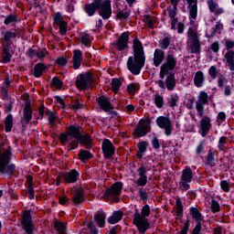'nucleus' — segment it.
<instances>
[{
  "label": "nucleus",
  "mask_w": 234,
  "mask_h": 234,
  "mask_svg": "<svg viewBox=\"0 0 234 234\" xmlns=\"http://www.w3.org/2000/svg\"><path fill=\"white\" fill-rule=\"evenodd\" d=\"M133 57H129L127 60V69L134 76H138L142 72V69L145 67V52L144 51V45L135 38L133 40Z\"/></svg>",
  "instance_id": "obj_1"
},
{
  "label": "nucleus",
  "mask_w": 234,
  "mask_h": 234,
  "mask_svg": "<svg viewBox=\"0 0 234 234\" xmlns=\"http://www.w3.org/2000/svg\"><path fill=\"white\" fill-rule=\"evenodd\" d=\"M19 33L17 30L12 31L7 30L3 33L2 37V63H10L14 56V49L12 48V44H10V39H16Z\"/></svg>",
  "instance_id": "obj_2"
},
{
  "label": "nucleus",
  "mask_w": 234,
  "mask_h": 234,
  "mask_svg": "<svg viewBox=\"0 0 234 234\" xmlns=\"http://www.w3.org/2000/svg\"><path fill=\"white\" fill-rule=\"evenodd\" d=\"M151 215V207L149 205H145L142 207L141 214L138 210L135 211L133 217V224L138 229V231L144 234L149 229V219L147 217Z\"/></svg>",
  "instance_id": "obj_3"
},
{
  "label": "nucleus",
  "mask_w": 234,
  "mask_h": 234,
  "mask_svg": "<svg viewBox=\"0 0 234 234\" xmlns=\"http://www.w3.org/2000/svg\"><path fill=\"white\" fill-rule=\"evenodd\" d=\"M12 162V147L7 146L6 148H0V173L7 175H14L16 171V165L11 164Z\"/></svg>",
  "instance_id": "obj_4"
},
{
  "label": "nucleus",
  "mask_w": 234,
  "mask_h": 234,
  "mask_svg": "<svg viewBox=\"0 0 234 234\" xmlns=\"http://www.w3.org/2000/svg\"><path fill=\"white\" fill-rule=\"evenodd\" d=\"M122 189H123V183L117 182L112 186L108 187L104 193V200L107 202H120V196L122 195Z\"/></svg>",
  "instance_id": "obj_5"
},
{
  "label": "nucleus",
  "mask_w": 234,
  "mask_h": 234,
  "mask_svg": "<svg viewBox=\"0 0 234 234\" xmlns=\"http://www.w3.org/2000/svg\"><path fill=\"white\" fill-rule=\"evenodd\" d=\"M81 133H80V128L76 126H69L68 127L66 133H61L59 140L60 144L62 145H67V142H70V140H78L79 136H80Z\"/></svg>",
  "instance_id": "obj_6"
},
{
  "label": "nucleus",
  "mask_w": 234,
  "mask_h": 234,
  "mask_svg": "<svg viewBox=\"0 0 234 234\" xmlns=\"http://www.w3.org/2000/svg\"><path fill=\"white\" fill-rule=\"evenodd\" d=\"M147 133H151V119L147 118L144 120H141L139 124L135 127L133 131V135L137 136V138H142V136H145Z\"/></svg>",
  "instance_id": "obj_7"
},
{
  "label": "nucleus",
  "mask_w": 234,
  "mask_h": 234,
  "mask_svg": "<svg viewBox=\"0 0 234 234\" xmlns=\"http://www.w3.org/2000/svg\"><path fill=\"white\" fill-rule=\"evenodd\" d=\"M209 103V95H207V92L201 90L199 92V95L197 97V101L196 103V109L197 112V116L199 118H204V106L207 105Z\"/></svg>",
  "instance_id": "obj_8"
},
{
  "label": "nucleus",
  "mask_w": 234,
  "mask_h": 234,
  "mask_svg": "<svg viewBox=\"0 0 234 234\" xmlns=\"http://www.w3.org/2000/svg\"><path fill=\"white\" fill-rule=\"evenodd\" d=\"M97 10L99 12V16H101L102 19H109L111 16H112L111 0L97 3Z\"/></svg>",
  "instance_id": "obj_9"
},
{
  "label": "nucleus",
  "mask_w": 234,
  "mask_h": 234,
  "mask_svg": "<svg viewBox=\"0 0 234 234\" xmlns=\"http://www.w3.org/2000/svg\"><path fill=\"white\" fill-rule=\"evenodd\" d=\"M225 47L228 50L225 54L227 65L229 68V70H234V41L229 39L226 40Z\"/></svg>",
  "instance_id": "obj_10"
},
{
  "label": "nucleus",
  "mask_w": 234,
  "mask_h": 234,
  "mask_svg": "<svg viewBox=\"0 0 234 234\" xmlns=\"http://www.w3.org/2000/svg\"><path fill=\"white\" fill-rule=\"evenodd\" d=\"M92 82V74L86 73V74H80L78 76L76 80V87L80 90H85V89H89V86Z\"/></svg>",
  "instance_id": "obj_11"
},
{
  "label": "nucleus",
  "mask_w": 234,
  "mask_h": 234,
  "mask_svg": "<svg viewBox=\"0 0 234 234\" xmlns=\"http://www.w3.org/2000/svg\"><path fill=\"white\" fill-rule=\"evenodd\" d=\"M156 124L160 129L165 130V133L166 136H171V132L173 131V124L171 123V120L167 117L160 116L156 119Z\"/></svg>",
  "instance_id": "obj_12"
},
{
  "label": "nucleus",
  "mask_w": 234,
  "mask_h": 234,
  "mask_svg": "<svg viewBox=\"0 0 234 234\" xmlns=\"http://www.w3.org/2000/svg\"><path fill=\"white\" fill-rule=\"evenodd\" d=\"M176 65V61L175 60V56L169 55L167 57V62L161 67V71H160L161 80H164L166 74H169V70H173V69H175Z\"/></svg>",
  "instance_id": "obj_13"
},
{
  "label": "nucleus",
  "mask_w": 234,
  "mask_h": 234,
  "mask_svg": "<svg viewBox=\"0 0 234 234\" xmlns=\"http://www.w3.org/2000/svg\"><path fill=\"white\" fill-rule=\"evenodd\" d=\"M102 153L104 158L107 160H111L112 155L116 153V148H114V144L109 139H104L102 142Z\"/></svg>",
  "instance_id": "obj_14"
},
{
  "label": "nucleus",
  "mask_w": 234,
  "mask_h": 234,
  "mask_svg": "<svg viewBox=\"0 0 234 234\" xmlns=\"http://www.w3.org/2000/svg\"><path fill=\"white\" fill-rule=\"evenodd\" d=\"M53 21L54 25H56L59 29L61 36H65V34H67V28H69V25L67 24V22H65L61 14H55L53 16Z\"/></svg>",
  "instance_id": "obj_15"
},
{
  "label": "nucleus",
  "mask_w": 234,
  "mask_h": 234,
  "mask_svg": "<svg viewBox=\"0 0 234 234\" xmlns=\"http://www.w3.org/2000/svg\"><path fill=\"white\" fill-rule=\"evenodd\" d=\"M22 226L23 229L27 234H32L34 231V226L32 225V215L29 211H27L24 213L23 218H22Z\"/></svg>",
  "instance_id": "obj_16"
},
{
  "label": "nucleus",
  "mask_w": 234,
  "mask_h": 234,
  "mask_svg": "<svg viewBox=\"0 0 234 234\" xmlns=\"http://www.w3.org/2000/svg\"><path fill=\"white\" fill-rule=\"evenodd\" d=\"M199 127H200L202 138H206L209 131H211V127H212L211 118L207 116L203 117L200 121Z\"/></svg>",
  "instance_id": "obj_17"
},
{
  "label": "nucleus",
  "mask_w": 234,
  "mask_h": 234,
  "mask_svg": "<svg viewBox=\"0 0 234 234\" xmlns=\"http://www.w3.org/2000/svg\"><path fill=\"white\" fill-rule=\"evenodd\" d=\"M61 176L66 184H76L78 178H80V173L76 169H72L69 172L61 174Z\"/></svg>",
  "instance_id": "obj_18"
},
{
  "label": "nucleus",
  "mask_w": 234,
  "mask_h": 234,
  "mask_svg": "<svg viewBox=\"0 0 234 234\" xmlns=\"http://www.w3.org/2000/svg\"><path fill=\"white\" fill-rule=\"evenodd\" d=\"M114 45L117 50H125L129 45V33L123 32Z\"/></svg>",
  "instance_id": "obj_19"
},
{
  "label": "nucleus",
  "mask_w": 234,
  "mask_h": 234,
  "mask_svg": "<svg viewBox=\"0 0 234 234\" xmlns=\"http://www.w3.org/2000/svg\"><path fill=\"white\" fill-rule=\"evenodd\" d=\"M189 10V19H197L198 16V0H186Z\"/></svg>",
  "instance_id": "obj_20"
},
{
  "label": "nucleus",
  "mask_w": 234,
  "mask_h": 234,
  "mask_svg": "<svg viewBox=\"0 0 234 234\" xmlns=\"http://www.w3.org/2000/svg\"><path fill=\"white\" fill-rule=\"evenodd\" d=\"M31 120H32V108L30 107V104L26 103V106L24 108L23 117L21 120V123L23 127H25V125H28Z\"/></svg>",
  "instance_id": "obj_21"
},
{
  "label": "nucleus",
  "mask_w": 234,
  "mask_h": 234,
  "mask_svg": "<svg viewBox=\"0 0 234 234\" xmlns=\"http://www.w3.org/2000/svg\"><path fill=\"white\" fill-rule=\"evenodd\" d=\"M207 5L211 14H215V16H222V14H224V9L222 7H218V3L214 0H207Z\"/></svg>",
  "instance_id": "obj_22"
},
{
  "label": "nucleus",
  "mask_w": 234,
  "mask_h": 234,
  "mask_svg": "<svg viewBox=\"0 0 234 234\" xmlns=\"http://www.w3.org/2000/svg\"><path fill=\"white\" fill-rule=\"evenodd\" d=\"M83 61V52L80 49H75L73 51V58H72V63H73V69H78L80 67H81V62Z\"/></svg>",
  "instance_id": "obj_23"
},
{
  "label": "nucleus",
  "mask_w": 234,
  "mask_h": 234,
  "mask_svg": "<svg viewBox=\"0 0 234 234\" xmlns=\"http://www.w3.org/2000/svg\"><path fill=\"white\" fill-rule=\"evenodd\" d=\"M99 103V107L104 111V112H109V111L112 110V106L111 105V100L105 96H101L97 100Z\"/></svg>",
  "instance_id": "obj_24"
},
{
  "label": "nucleus",
  "mask_w": 234,
  "mask_h": 234,
  "mask_svg": "<svg viewBox=\"0 0 234 234\" xmlns=\"http://www.w3.org/2000/svg\"><path fill=\"white\" fill-rule=\"evenodd\" d=\"M171 3L173 5V9H168L169 12V17L171 20V28L172 30H175L176 28V19L175 18L176 16V0H171Z\"/></svg>",
  "instance_id": "obj_25"
},
{
  "label": "nucleus",
  "mask_w": 234,
  "mask_h": 234,
  "mask_svg": "<svg viewBox=\"0 0 234 234\" xmlns=\"http://www.w3.org/2000/svg\"><path fill=\"white\" fill-rule=\"evenodd\" d=\"M165 58L164 51L162 49L156 48L154 53V67H160Z\"/></svg>",
  "instance_id": "obj_26"
},
{
  "label": "nucleus",
  "mask_w": 234,
  "mask_h": 234,
  "mask_svg": "<svg viewBox=\"0 0 234 234\" xmlns=\"http://www.w3.org/2000/svg\"><path fill=\"white\" fill-rule=\"evenodd\" d=\"M107 218V214L103 211H98L94 215V220L99 226V228H105V219Z\"/></svg>",
  "instance_id": "obj_27"
},
{
  "label": "nucleus",
  "mask_w": 234,
  "mask_h": 234,
  "mask_svg": "<svg viewBox=\"0 0 234 234\" xmlns=\"http://www.w3.org/2000/svg\"><path fill=\"white\" fill-rule=\"evenodd\" d=\"M204 81H206L204 72L197 71L194 77V85L197 87V89H202V87H204Z\"/></svg>",
  "instance_id": "obj_28"
},
{
  "label": "nucleus",
  "mask_w": 234,
  "mask_h": 234,
  "mask_svg": "<svg viewBox=\"0 0 234 234\" xmlns=\"http://www.w3.org/2000/svg\"><path fill=\"white\" fill-rule=\"evenodd\" d=\"M97 10H98V3L97 2L86 4L84 5V12L89 16V17H92V16H94V14H96Z\"/></svg>",
  "instance_id": "obj_29"
},
{
  "label": "nucleus",
  "mask_w": 234,
  "mask_h": 234,
  "mask_svg": "<svg viewBox=\"0 0 234 234\" xmlns=\"http://www.w3.org/2000/svg\"><path fill=\"white\" fill-rule=\"evenodd\" d=\"M189 214L191 215L192 218H195L197 224H202V213L200 210H198V208L191 207L189 208Z\"/></svg>",
  "instance_id": "obj_30"
},
{
  "label": "nucleus",
  "mask_w": 234,
  "mask_h": 234,
  "mask_svg": "<svg viewBox=\"0 0 234 234\" xmlns=\"http://www.w3.org/2000/svg\"><path fill=\"white\" fill-rule=\"evenodd\" d=\"M73 204H75V206H78L83 202H85V194L83 192V189L79 188L76 192V194L74 195L73 198Z\"/></svg>",
  "instance_id": "obj_31"
},
{
  "label": "nucleus",
  "mask_w": 234,
  "mask_h": 234,
  "mask_svg": "<svg viewBox=\"0 0 234 234\" xmlns=\"http://www.w3.org/2000/svg\"><path fill=\"white\" fill-rule=\"evenodd\" d=\"M77 140L80 144L85 145L86 149H90L91 147L90 144H92V138L90 137V135L89 134L82 135L80 133V135Z\"/></svg>",
  "instance_id": "obj_32"
},
{
  "label": "nucleus",
  "mask_w": 234,
  "mask_h": 234,
  "mask_svg": "<svg viewBox=\"0 0 234 234\" xmlns=\"http://www.w3.org/2000/svg\"><path fill=\"white\" fill-rule=\"evenodd\" d=\"M206 165H208L209 167L215 166V152H213V148H209L207 155H206Z\"/></svg>",
  "instance_id": "obj_33"
},
{
  "label": "nucleus",
  "mask_w": 234,
  "mask_h": 234,
  "mask_svg": "<svg viewBox=\"0 0 234 234\" xmlns=\"http://www.w3.org/2000/svg\"><path fill=\"white\" fill-rule=\"evenodd\" d=\"M181 180L184 182H192L193 180V170L191 167H186L182 172Z\"/></svg>",
  "instance_id": "obj_34"
},
{
  "label": "nucleus",
  "mask_w": 234,
  "mask_h": 234,
  "mask_svg": "<svg viewBox=\"0 0 234 234\" xmlns=\"http://www.w3.org/2000/svg\"><path fill=\"white\" fill-rule=\"evenodd\" d=\"M123 218V213L122 211H115L113 214L108 218L109 224H117Z\"/></svg>",
  "instance_id": "obj_35"
},
{
  "label": "nucleus",
  "mask_w": 234,
  "mask_h": 234,
  "mask_svg": "<svg viewBox=\"0 0 234 234\" xmlns=\"http://www.w3.org/2000/svg\"><path fill=\"white\" fill-rule=\"evenodd\" d=\"M45 70H47V66L43 63H37L34 68L35 78H41Z\"/></svg>",
  "instance_id": "obj_36"
},
{
  "label": "nucleus",
  "mask_w": 234,
  "mask_h": 234,
  "mask_svg": "<svg viewBox=\"0 0 234 234\" xmlns=\"http://www.w3.org/2000/svg\"><path fill=\"white\" fill-rule=\"evenodd\" d=\"M201 48H202V46L200 44V40L198 38L193 40L192 44L190 45L191 54H200Z\"/></svg>",
  "instance_id": "obj_37"
},
{
  "label": "nucleus",
  "mask_w": 234,
  "mask_h": 234,
  "mask_svg": "<svg viewBox=\"0 0 234 234\" xmlns=\"http://www.w3.org/2000/svg\"><path fill=\"white\" fill-rule=\"evenodd\" d=\"M165 83H166V89H168V90H173V89H175V87L176 86V79H175V74H170L166 78Z\"/></svg>",
  "instance_id": "obj_38"
},
{
  "label": "nucleus",
  "mask_w": 234,
  "mask_h": 234,
  "mask_svg": "<svg viewBox=\"0 0 234 234\" xmlns=\"http://www.w3.org/2000/svg\"><path fill=\"white\" fill-rule=\"evenodd\" d=\"M54 228L57 231V234H67V229L65 224L59 220H55Z\"/></svg>",
  "instance_id": "obj_39"
},
{
  "label": "nucleus",
  "mask_w": 234,
  "mask_h": 234,
  "mask_svg": "<svg viewBox=\"0 0 234 234\" xmlns=\"http://www.w3.org/2000/svg\"><path fill=\"white\" fill-rule=\"evenodd\" d=\"M5 133H10L12 127H14V117L12 114H8L5 120Z\"/></svg>",
  "instance_id": "obj_40"
},
{
  "label": "nucleus",
  "mask_w": 234,
  "mask_h": 234,
  "mask_svg": "<svg viewBox=\"0 0 234 234\" xmlns=\"http://www.w3.org/2000/svg\"><path fill=\"white\" fill-rule=\"evenodd\" d=\"M79 158L81 162H87V160H90V158H92V154L86 150H80L79 153Z\"/></svg>",
  "instance_id": "obj_41"
},
{
  "label": "nucleus",
  "mask_w": 234,
  "mask_h": 234,
  "mask_svg": "<svg viewBox=\"0 0 234 234\" xmlns=\"http://www.w3.org/2000/svg\"><path fill=\"white\" fill-rule=\"evenodd\" d=\"M184 215V206L182 205V201L180 197L176 198V218H182Z\"/></svg>",
  "instance_id": "obj_42"
},
{
  "label": "nucleus",
  "mask_w": 234,
  "mask_h": 234,
  "mask_svg": "<svg viewBox=\"0 0 234 234\" xmlns=\"http://www.w3.org/2000/svg\"><path fill=\"white\" fill-rule=\"evenodd\" d=\"M46 116H48V126L56 127V120H58V117H56V114H54V112H47Z\"/></svg>",
  "instance_id": "obj_43"
},
{
  "label": "nucleus",
  "mask_w": 234,
  "mask_h": 234,
  "mask_svg": "<svg viewBox=\"0 0 234 234\" xmlns=\"http://www.w3.org/2000/svg\"><path fill=\"white\" fill-rule=\"evenodd\" d=\"M147 142H141L139 143V144L137 145L139 151L137 152V156L138 158H142V156H144V153H145V151H147Z\"/></svg>",
  "instance_id": "obj_44"
},
{
  "label": "nucleus",
  "mask_w": 234,
  "mask_h": 234,
  "mask_svg": "<svg viewBox=\"0 0 234 234\" xmlns=\"http://www.w3.org/2000/svg\"><path fill=\"white\" fill-rule=\"evenodd\" d=\"M112 87L113 92L117 94L118 90H120V88L122 87V81H120V80L118 79H113L112 80Z\"/></svg>",
  "instance_id": "obj_45"
},
{
  "label": "nucleus",
  "mask_w": 234,
  "mask_h": 234,
  "mask_svg": "<svg viewBox=\"0 0 234 234\" xmlns=\"http://www.w3.org/2000/svg\"><path fill=\"white\" fill-rule=\"evenodd\" d=\"M80 37V43H82V45H84L85 47L90 46L91 41H90V37L89 35L81 34Z\"/></svg>",
  "instance_id": "obj_46"
},
{
  "label": "nucleus",
  "mask_w": 234,
  "mask_h": 234,
  "mask_svg": "<svg viewBox=\"0 0 234 234\" xmlns=\"http://www.w3.org/2000/svg\"><path fill=\"white\" fill-rule=\"evenodd\" d=\"M4 23L5 25H14V23H17V16H15V15H8Z\"/></svg>",
  "instance_id": "obj_47"
},
{
  "label": "nucleus",
  "mask_w": 234,
  "mask_h": 234,
  "mask_svg": "<svg viewBox=\"0 0 234 234\" xmlns=\"http://www.w3.org/2000/svg\"><path fill=\"white\" fill-rule=\"evenodd\" d=\"M222 28H224V24L218 22L217 25L215 26L213 32L208 37H213L215 34H221Z\"/></svg>",
  "instance_id": "obj_48"
},
{
  "label": "nucleus",
  "mask_w": 234,
  "mask_h": 234,
  "mask_svg": "<svg viewBox=\"0 0 234 234\" xmlns=\"http://www.w3.org/2000/svg\"><path fill=\"white\" fill-rule=\"evenodd\" d=\"M210 209L213 213H218V211H220V204H218L217 199H212Z\"/></svg>",
  "instance_id": "obj_49"
},
{
  "label": "nucleus",
  "mask_w": 234,
  "mask_h": 234,
  "mask_svg": "<svg viewBox=\"0 0 234 234\" xmlns=\"http://www.w3.org/2000/svg\"><path fill=\"white\" fill-rule=\"evenodd\" d=\"M154 103L158 109H162L164 107V97L160 94H156L154 97Z\"/></svg>",
  "instance_id": "obj_50"
},
{
  "label": "nucleus",
  "mask_w": 234,
  "mask_h": 234,
  "mask_svg": "<svg viewBox=\"0 0 234 234\" xmlns=\"http://www.w3.org/2000/svg\"><path fill=\"white\" fill-rule=\"evenodd\" d=\"M51 85H53V87H56V89H61L63 87V82L58 79V77H54L51 80Z\"/></svg>",
  "instance_id": "obj_51"
},
{
  "label": "nucleus",
  "mask_w": 234,
  "mask_h": 234,
  "mask_svg": "<svg viewBox=\"0 0 234 234\" xmlns=\"http://www.w3.org/2000/svg\"><path fill=\"white\" fill-rule=\"evenodd\" d=\"M171 45V37H165L161 42H160V47L161 48H167Z\"/></svg>",
  "instance_id": "obj_52"
},
{
  "label": "nucleus",
  "mask_w": 234,
  "mask_h": 234,
  "mask_svg": "<svg viewBox=\"0 0 234 234\" xmlns=\"http://www.w3.org/2000/svg\"><path fill=\"white\" fill-rule=\"evenodd\" d=\"M137 171L140 177H147V171H149V168L143 165Z\"/></svg>",
  "instance_id": "obj_53"
},
{
  "label": "nucleus",
  "mask_w": 234,
  "mask_h": 234,
  "mask_svg": "<svg viewBox=\"0 0 234 234\" xmlns=\"http://www.w3.org/2000/svg\"><path fill=\"white\" fill-rule=\"evenodd\" d=\"M227 140H228V137L226 136H221L219 138L218 144V148L219 149V151H224V145H226Z\"/></svg>",
  "instance_id": "obj_54"
},
{
  "label": "nucleus",
  "mask_w": 234,
  "mask_h": 234,
  "mask_svg": "<svg viewBox=\"0 0 234 234\" xmlns=\"http://www.w3.org/2000/svg\"><path fill=\"white\" fill-rule=\"evenodd\" d=\"M220 187L225 193H229L230 186L227 180H222L220 182Z\"/></svg>",
  "instance_id": "obj_55"
},
{
  "label": "nucleus",
  "mask_w": 234,
  "mask_h": 234,
  "mask_svg": "<svg viewBox=\"0 0 234 234\" xmlns=\"http://www.w3.org/2000/svg\"><path fill=\"white\" fill-rule=\"evenodd\" d=\"M190 224H191V220L186 219V221L184 223V227L181 229L179 234H187V231H189Z\"/></svg>",
  "instance_id": "obj_56"
},
{
  "label": "nucleus",
  "mask_w": 234,
  "mask_h": 234,
  "mask_svg": "<svg viewBox=\"0 0 234 234\" xmlns=\"http://www.w3.org/2000/svg\"><path fill=\"white\" fill-rule=\"evenodd\" d=\"M144 23L147 25L149 28H154V18L146 16Z\"/></svg>",
  "instance_id": "obj_57"
},
{
  "label": "nucleus",
  "mask_w": 234,
  "mask_h": 234,
  "mask_svg": "<svg viewBox=\"0 0 234 234\" xmlns=\"http://www.w3.org/2000/svg\"><path fill=\"white\" fill-rule=\"evenodd\" d=\"M208 74L212 80H215V78H217V74H218V71L217 70V67L211 66L208 69Z\"/></svg>",
  "instance_id": "obj_58"
},
{
  "label": "nucleus",
  "mask_w": 234,
  "mask_h": 234,
  "mask_svg": "<svg viewBox=\"0 0 234 234\" xmlns=\"http://www.w3.org/2000/svg\"><path fill=\"white\" fill-rule=\"evenodd\" d=\"M190 182L191 181H184V180H182V182L179 183L180 189H182V191L189 190V187H191V186L189 185Z\"/></svg>",
  "instance_id": "obj_59"
},
{
  "label": "nucleus",
  "mask_w": 234,
  "mask_h": 234,
  "mask_svg": "<svg viewBox=\"0 0 234 234\" xmlns=\"http://www.w3.org/2000/svg\"><path fill=\"white\" fill-rule=\"evenodd\" d=\"M47 54H48V51H47V49L37 50V58H38V59H45V56H47Z\"/></svg>",
  "instance_id": "obj_60"
},
{
  "label": "nucleus",
  "mask_w": 234,
  "mask_h": 234,
  "mask_svg": "<svg viewBox=\"0 0 234 234\" xmlns=\"http://www.w3.org/2000/svg\"><path fill=\"white\" fill-rule=\"evenodd\" d=\"M187 36L188 37H192L193 41H195V39H198V35H197V32H195L193 27L188 28Z\"/></svg>",
  "instance_id": "obj_61"
},
{
  "label": "nucleus",
  "mask_w": 234,
  "mask_h": 234,
  "mask_svg": "<svg viewBox=\"0 0 234 234\" xmlns=\"http://www.w3.org/2000/svg\"><path fill=\"white\" fill-rule=\"evenodd\" d=\"M130 16V13L128 11H120L117 13L118 19H127Z\"/></svg>",
  "instance_id": "obj_62"
},
{
  "label": "nucleus",
  "mask_w": 234,
  "mask_h": 234,
  "mask_svg": "<svg viewBox=\"0 0 234 234\" xmlns=\"http://www.w3.org/2000/svg\"><path fill=\"white\" fill-rule=\"evenodd\" d=\"M202 232V223H197L191 234H200Z\"/></svg>",
  "instance_id": "obj_63"
},
{
  "label": "nucleus",
  "mask_w": 234,
  "mask_h": 234,
  "mask_svg": "<svg viewBox=\"0 0 234 234\" xmlns=\"http://www.w3.org/2000/svg\"><path fill=\"white\" fill-rule=\"evenodd\" d=\"M137 186H147V177H139L137 179Z\"/></svg>",
  "instance_id": "obj_64"
}]
</instances>
